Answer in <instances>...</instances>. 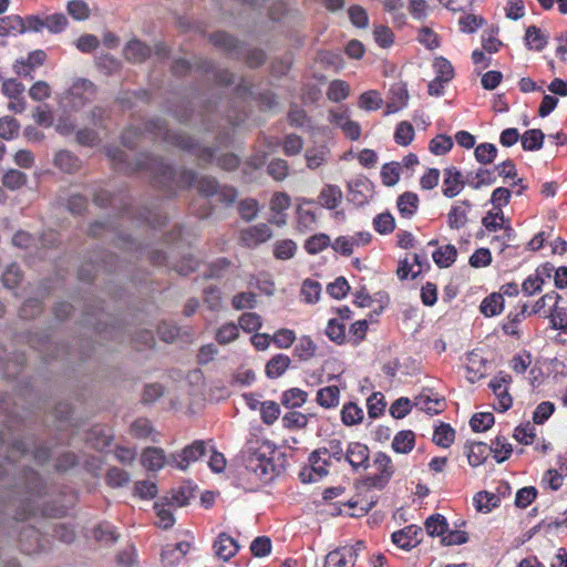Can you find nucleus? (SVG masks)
Instances as JSON below:
<instances>
[{
  "label": "nucleus",
  "mask_w": 567,
  "mask_h": 567,
  "mask_svg": "<svg viewBox=\"0 0 567 567\" xmlns=\"http://www.w3.org/2000/svg\"><path fill=\"white\" fill-rule=\"evenodd\" d=\"M106 154L117 171L123 173L141 169L148 171L154 182L169 192H174L175 188L188 187L196 181V175L193 171L183 169L177 172L161 157L142 154L132 164L127 162V155L118 147H109Z\"/></svg>",
  "instance_id": "f257e3e1"
},
{
  "label": "nucleus",
  "mask_w": 567,
  "mask_h": 567,
  "mask_svg": "<svg viewBox=\"0 0 567 567\" xmlns=\"http://www.w3.org/2000/svg\"><path fill=\"white\" fill-rule=\"evenodd\" d=\"M275 453V445L258 435L251 434L241 450L243 463L241 476L246 478L251 488L270 482L276 473V466L271 455Z\"/></svg>",
  "instance_id": "f03ea898"
},
{
  "label": "nucleus",
  "mask_w": 567,
  "mask_h": 567,
  "mask_svg": "<svg viewBox=\"0 0 567 567\" xmlns=\"http://www.w3.org/2000/svg\"><path fill=\"white\" fill-rule=\"evenodd\" d=\"M145 128L155 137L162 138L174 146L194 153L203 163H210L215 158V151L213 148L202 146L188 135L179 132H172L161 118L151 120L146 124Z\"/></svg>",
  "instance_id": "7ed1b4c3"
},
{
  "label": "nucleus",
  "mask_w": 567,
  "mask_h": 567,
  "mask_svg": "<svg viewBox=\"0 0 567 567\" xmlns=\"http://www.w3.org/2000/svg\"><path fill=\"white\" fill-rule=\"evenodd\" d=\"M0 450L6 452L4 462L9 465H13L18 458H33L37 463L43 464L51 455L47 447H38L29 454L27 443L18 439L9 442V434L4 430H0Z\"/></svg>",
  "instance_id": "20e7f679"
},
{
  "label": "nucleus",
  "mask_w": 567,
  "mask_h": 567,
  "mask_svg": "<svg viewBox=\"0 0 567 567\" xmlns=\"http://www.w3.org/2000/svg\"><path fill=\"white\" fill-rule=\"evenodd\" d=\"M20 484L29 496L22 501L21 511L17 513V519H24L29 516H35L40 512L39 508L33 505L35 502L34 498L40 496V476L32 470H24L23 480Z\"/></svg>",
  "instance_id": "39448f33"
},
{
  "label": "nucleus",
  "mask_w": 567,
  "mask_h": 567,
  "mask_svg": "<svg viewBox=\"0 0 567 567\" xmlns=\"http://www.w3.org/2000/svg\"><path fill=\"white\" fill-rule=\"evenodd\" d=\"M95 95L94 84L85 79H79L73 82L63 99V105L74 111L82 109Z\"/></svg>",
  "instance_id": "423d86ee"
},
{
  "label": "nucleus",
  "mask_w": 567,
  "mask_h": 567,
  "mask_svg": "<svg viewBox=\"0 0 567 567\" xmlns=\"http://www.w3.org/2000/svg\"><path fill=\"white\" fill-rule=\"evenodd\" d=\"M198 190L204 196H217L218 199L227 205L233 204L237 197V190L234 187L220 186L214 177L204 176L198 181Z\"/></svg>",
  "instance_id": "0eeeda50"
},
{
  "label": "nucleus",
  "mask_w": 567,
  "mask_h": 567,
  "mask_svg": "<svg viewBox=\"0 0 567 567\" xmlns=\"http://www.w3.org/2000/svg\"><path fill=\"white\" fill-rule=\"evenodd\" d=\"M206 452V443L204 441H195L190 445L184 447L181 453H173L172 463H174L176 468L185 471L192 463L204 456Z\"/></svg>",
  "instance_id": "6e6552de"
},
{
  "label": "nucleus",
  "mask_w": 567,
  "mask_h": 567,
  "mask_svg": "<svg viewBox=\"0 0 567 567\" xmlns=\"http://www.w3.org/2000/svg\"><path fill=\"white\" fill-rule=\"evenodd\" d=\"M344 461L349 463L354 472H362L370 466V451L367 445L360 442H351L347 445Z\"/></svg>",
  "instance_id": "1a4fd4ad"
},
{
  "label": "nucleus",
  "mask_w": 567,
  "mask_h": 567,
  "mask_svg": "<svg viewBox=\"0 0 567 567\" xmlns=\"http://www.w3.org/2000/svg\"><path fill=\"white\" fill-rule=\"evenodd\" d=\"M141 462L146 470L153 472L162 470L165 465L174 466L172 454L167 456L159 447L145 449L141 455Z\"/></svg>",
  "instance_id": "9d476101"
},
{
  "label": "nucleus",
  "mask_w": 567,
  "mask_h": 567,
  "mask_svg": "<svg viewBox=\"0 0 567 567\" xmlns=\"http://www.w3.org/2000/svg\"><path fill=\"white\" fill-rule=\"evenodd\" d=\"M272 236V231L267 224H258L243 229L240 240L246 247H256L266 243Z\"/></svg>",
  "instance_id": "9b49d317"
},
{
  "label": "nucleus",
  "mask_w": 567,
  "mask_h": 567,
  "mask_svg": "<svg viewBox=\"0 0 567 567\" xmlns=\"http://www.w3.org/2000/svg\"><path fill=\"white\" fill-rule=\"evenodd\" d=\"M465 183L461 172L454 167H447L443 171L442 194L447 198L457 196L464 188Z\"/></svg>",
  "instance_id": "f8f14e48"
},
{
  "label": "nucleus",
  "mask_w": 567,
  "mask_h": 567,
  "mask_svg": "<svg viewBox=\"0 0 567 567\" xmlns=\"http://www.w3.org/2000/svg\"><path fill=\"white\" fill-rule=\"evenodd\" d=\"M422 528L415 525H409L401 530L392 534V542L402 549L409 550L415 547L421 538Z\"/></svg>",
  "instance_id": "ddd939ff"
},
{
  "label": "nucleus",
  "mask_w": 567,
  "mask_h": 567,
  "mask_svg": "<svg viewBox=\"0 0 567 567\" xmlns=\"http://www.w3.org/2000/svg\"><path fill=\"white\" fill-rule=\"evenodd\" d=\"M190 544L188 542H179L168 544L162 550V561L165 567H176L189 551Z\"/></svg>",
  "instance_id": "4468645a"
},
{
  "label": "nucleus",
  "mask_w": 567,
  "mask_h": 567,
  "mask_svg": "<svg viewBox=\"0 0 567 567\" xmlns=\"http://www.w3.org/2000/svg\"><path fill=\"white\" fill-rule=\"evenodd\" d=\"M312 202L303 199L297 208V225L300 231H309L317 224V209L313 208Z\"/></svg>",
  "instance_id": "2eb2a0df"
},
{
  "label": "nucleus",
  "mask_w": 567,
  "mask_h": 567,
  "mask_svg": "<svg viewBox=\"0 0 567 567\" xmlns=\"http://www.w3.org/2000/svg\"><path fill=\"white\" fill-rule=\"evenodd\" d=\"M214 553L219 559L227 561L236 555L239 549L237 542L229 535L221 533L213 545Z\"/></svg>",
  "instance_id": "dca6fc26"
},
{
  "label": "nucleus",
  "mask_w": 567,
  "mask_h": 567,
  "mask_svg": "<svg viewBox=\"0 0 567 567\" xmlns=\"http://www.w3.org/2000/svg\"><path fill=\"white\" fill-rule=\"evenodd\" d=\"M468 200L456 202L452 205L447 214V225L451 229H460L467 224V215L471 210Z\"/></svg>",
  "instance_id": "f3484780"
},
{
  "label": "nucleus",
  "mask_w": 567,
  "mask_h": 567,
  "mask_svg": "<svg viewBox=\"0 0 567 567\" xmlns=\"http://www.w3.org/2000/svg\"><path fill=\"white\" fill-rule=\"evenodd\" d=\"M466 379L475 383L485 375V363L483 358L476 352H470L465 359Z\"/></svg>",
  "instance_id": "a211bd4d"
},
{
  "label": "nucleus",
  "mask_w": 567,
  "mask_h": 567,
  "mask_svg": "<svg viewBox=\"0 0 567 567\" xmlns=\"http://www.w3.org/2000/svg\"><path fill=\"white\" fill-rule=\"evenodd\" d=\"M305 159L309 169H317L330 159V150L326 145L312 146L306 150Z\"/></svg>",
  "instance_id": "6ab92c4d"
},
{
  "label": "nucleus",
  "mask_w": 567,
  "mask_h": 567,
  "mask_svg": "<svg viewBox=\"0 0 567 567\" xmlns=\"http://www.w3.org/2000/svg\"><path fill=\"white\" fill-rule=\"evenodd\" d=\"M554 270V266L551 265H545L542 269H537L534 275L528 276L523 285L522 290L526 296H533L536 292L542 290V286L544 284V280L542 278V275L545 274L547 277H550V272Z\"/></svg>",
  "instance_id": "aec40b11"
},
{
  "label": "nucleus",
  "mask_w": 567,
  "mask_h": 567,
  "mask_svg": "<svg viewBox=\"0 0 567 567\" xmlns=\"http://www.w3.org/2000/svg\"><path fill=\"white\" fill-rule=\"evenodd\" d=\"M489 446L483 442H472L464 446V453L471 466L476 467L481 465L489 453Z\"/></svg>",
  "instance_id": "412c9836"
},
{
  "label": "nucleus",
  "mask_w": 567,
  "mask_h": 567,
  "mask_svg": "<svg viewBox=\"0 0 567 567\" xmlns=\"http://www.w3.org/2000/svg\"><path fill=\"white\" fill-rule=\"evenodd\" d=\"M25 32L24 20L17 14L0 18V37L18 35Z\"/></svg>",
  "instance_id": "4be33fe9"
},
{
  "label": "nucleus",
  "mask_w": 567,
  "mask_h": 567,
  "mask_svg": "<svg viewBox=\"0 0 567 567\" xmlns=\"http://www.w3.org/2000/svg\"><path fill=\"white\" fill-rule=\"evenodd\" d=\"M342 199V192L339 186L328 184L324 185L318 196L320 205L327 209H334Z\"/></svg>",
  "instance_id": "5701e85b"
},
{
  "label": "nucleus",
  "mask_w": 567,
  "mask_h": 567,
  "mask_svg": "<svg viewBox=\"0 0 567 567\" xmlns=\"http://www.w3.org/2000/svg\"><path fill=\"white\" fill-rule=\"evenodd\" d=\"M53 164L60 171L71 174L80 168V159L70 151L61 150L55 153Z\"/></svg>",
  "instance_id": "b1692460"
},
{
  "label": "nucleus",
  "mask_w": 567,
  "mask_h": 567,
  "mask_svg": "<svg viewBox=\"0 0 567 567\" xmlns=\"http://www.w3.org/2000/svg\"><path fill=\"white\" fill-rule=\"evenodd\" d=\"M373 466L377 470V480L386 483L393 475V465L389 455L383 452L375 453L373 457Z\"/></svg>",
  "instance_id": "393cba45"
},
{
  "label": "nucleus",
  "mask_w": 567,
  "mask_h": 567,
  "mask_svg": "<svg viewBox=\"0 0 567 567\" xmlns=\"http://www.w3.org/2000/svg\"><path fill=\"white\" fill-rule=\"evenodd\" d=\"M317 403L324 409H332L339 404L340 390L337 385H328L317 391Z\"/></svg>",
  "instance_id": "a878e982"
},
{
  "label": "nucleus",
  "mask_w": 567,
  "mask_h": 567,
  "mask_svg": "<svg viewBox=\"0 0 567 567\" xmlns=\"http://www.w3.org/2000/svg\"><path fill=\"white\" fill-rule=\"evenodd\" d=\"M346 450L342 446L341 441L337 439L329 440L326 444L316 450V455L327 457L329 461L334 460L341 462L344 458Z\"/></svg>",
  "instance_id": "bb28decb"
},
{
  "label": "nucleus",
  "mask_w": 567,
  "mask_h": 567,
  "mask_svg": "<svg viewBox=\"0 0 567 567\" xmlns=\"http://www.w3.org/2000/svg\"><path fill=\"white\" fill-rule=\"evenodd\" d=\"M396 205L402 217L411 218L417 210L419 197L412 192H405L399 196Z\"/></svg>",
  "instance_id": "cd10ccee"
},
{
  "label": "nucleus",
  "mask_w": 567,
  "mask_h": 567,
  "mask_svg": "<svg viewBox=\"0 0 567 567\" xmlns=\"http://www.w3.org/2000/svg\"><path fill=\"white\" fill-rule=\"evenodd\" d=\"M124 54L130 61L142 62L150 56L151 48L140 40H132L126 44Z\"/></svg>",
  "instance_id": "c85d7f7f"
},
{
  "label": "nucleus",
  "mask_w": 567,
  "mask_h": 567,
  "mask_svg": "<svg viewBox=\"0 0 567 567\" xmlns=\"http://www.w3.org/2000/svg\"><path fill=\"white\" fill-rule=\"evenodd\" d=\"M415 435L410 430L400 431L395 434L392 441V449L396 453L406 454L414 447Z\"/></svg>",
  "instance_id": "c756f323"
},
{
  "label": "nucleus",
  "mask_w": 567,
  "mask_h": 567,
  "mask_svg": "<svg viewBox=\"0 0 567 567\" xmlns=\"http://www.w3.org/2000/svg\"><path fill=\"white\" fill-rule=\"evenodd\" d=\"M290 365V358L286 354H277L266 364V374L270 379L281 377Z\"/></svg>",
  "instance_id": "7c9ffc66"
},
{
  "label": "nucleus",
  "mask_w": 567,
  "mask_h": 567,
  "mask_svg": "<svg viewBox=\"0 0 567 567\" xmlns=\"http://www.w3.org/2000/svg\"><path fill=\"white\" fill-rule=\"evenodd\" d=\"M457 250L453 245H445L440 247L432 254L434 262L440 268L450 267L456 259Z\"/></svg>",
  "instance_id": "2f4dec72"
},
{
  "label": "nucleus",
  "mask_w": 567,
  "mask_h": 567,
  "mask_svg": "<svg viewBox=\"0 0 567 567\" xmlns=\"http://www.w3.org/2000/svg\"><path fill=\"white\" fill-rule=\"evenodd\" d=\"M309 462L311 463V472L313 473V475H309L310 482L320 480L329 473L328 467L330 466L331 461L322 455L318 457L316 455V451L310 454Z\"/></svg>",
  "instance_id": "473e14b6"
},
{
  "label": "nucleus",
  "mask_w": 567,
  "mask_h": 567,
  "mask_svg": "<svg viewBox=\"0 0 567 567\" xmlns=\"http://www.w3.org/2000/svg\"><path fill=\"white\" fill-rule=\"evenodd\" d=\"M308 393L299 388H291L282 393L281 403L288 409L300 408L306 403Z\"/></svg>",
  "instance_id": "72a5a7b5"
},
{
  "label": "nucleus",
  "mask_w": 567,
  "mask_h": 567,
  "mask_svg": "<svg viewBox=\"0 0 567 567\" xmlns=\"http://www.w3.org/2000/svg\"><path fill=\"white\" fill-rule=\"evenodd\" d=\"M392 99L386 105V114L395 113L406 105L409 94L406 89L401 85H394L391 89Z\"/></svg>",
  "instance_id": "f704fd0d"
},
{
  "label": "nucleus",
  "mask_w": 567,
  "mask_h": 567,
  "mask_svg": "<svg viewBox=\"0 0 567 567\" xmlns=\"http://www.w3.org/2000/svg\"><path fill=\"white\" fill-rule=\"evenodd\" d=\"M480 308L485 317L499 315L504 308V298L502 295L492 293L482 301Z\"/></svg>",
  "instance_id": "c9c22d12"
},
{
  "label": "nucleus",
  "mask_w": 567,
  "mask_h": 567,
  "mask_svg": "<svg viewBox=\"0 0 567 567\" xmlns=\"http://www.w3.org/2000/svg\"><path fill=\"white\" fill-rule=\"evenodd\" d=\"M414 405L421 410L426 412L430 415L439 414L444 406L443 400L439 398H430L429 395L421 394L415 398Z\"/></svg>",
  "instance_id": "e433bc0d"
},
{
  "label": "nucleus",
  "mask_w": 567,
  "mask_h": 567,
  "mask_svg": "<svg viewBox=\"0 0 567 567\" xmlns=\"http://www.w3.org/2000/svg\"><path fill=\"white\" fill-rule=\"evenodd\" d=\"M545 135L540 130L533 128L526 131L522 137V146L525 151H538L543 146Z\"/></svg>",
  "instance_id": "4c0bfd02"
},
{
  "label": "nucleus",
  "mask_w": 567,
  "mask_h": 567,
  "mask_svg": "<svg viewBox=\"0 0 567 567\" xmlns=\"http://www.w3.org/2000/svg\"><path fill=\"white\" fill-rule=\"evenodd\" d=\"M341 420L348 426L359 424L363 420V410L353 402L346 403L341 410Z\"/></svg>",
  "instance_id": "58836bf2"
},
{
  "label": "nucleus",
  "mask_w": 567,
  "mask_h": 567,
  "mask_svg": "<svg viewBox=\"0 0 567 567\" xmlns=\"http://www.w3.org/2000/svg\"><path fill=\"white\" fill-rule=\"evenodd\" d=\"M525 40L529 49L542 51L547 44V37L535 25L526 30Z\"/></svg>",
  "instance_id": "ea45409f"
},
{
  "label": "nucleus",
  "mask_w": 567,
  "mask_h": 567,
  "mask_svg": "<svg viewBox=\"0 0 567 567\" xmlns=\"http://www.w3.org/2000/svg\"><path fill=\"white\" fill-rule=\"evenodd\" d=\"M474 505L478 512L488 513L498 505L499 498L488 492H480L474 496Z\"/></svg>",
  "instance_id": "a19ab883"
},
{
  "label": "nucleus",
  "mask_w": 567,
  "mask_h": 567,
  "mask_svg": "<svg viewBox=\"0 0 567 567\" xmlns=\"http://www.w3.org/2000/svg\"><path fill=\"white\" fill-rule=\"evenodd\" d=\"M350 94V85L342 80H334L329 84L328 99L333 102L346 100Z\"/></svg>",
  "instance_id": "79ce46f5"
},
{
  "label": "nucleus",
  "mask_w": 567,
  "mask_h": 567,
  "mask_svg": "<svg viewBox=\"0 0 567 567\" xmlns=\"http://www.w3.org/2000/svg\"><path fill=\"white\" fill-rule=\"evenodd\" d=\"M526 311H527V305L524 303V305H522L519 312H516V313L511 312L507 316L506 321L503 323V327H502L503 331L508 336H517L518 334V324L525 317Z\"/></svg>",
  "instance_id": "37998d69"
},
{
  "label": "nucleus",
  "mask_w": 567,
  "mask_h": 567,
  "mask_svg": "<svg viewBox=\"0 0 567 567\" xmlns=\"http://www.w3.org/2000/svg\"><path fill=\"white\" fill-rule=\"evenodd\" d=\"M455 437V431L449 424H441L433 434V442L442 447H449Z\"/></svg>",
  "instance_id": "c03bdc74"
},
{
  "label": "nucleus",
  "mask_w": 567,
  "mask_h": 567,
  "mask_svg": "<svg viewBox=\"0 0 567 567\" xmlns=\"http://www.w3.org/2000/svg\"><path fill=\"white\" fill-rule=\"evenodd\" d=\"M425 529L431 536H443L447 530L445 517L440 514L431 515L425 520Z\"/></svg>",
  "instance_id": "a18cd8bd"
},
{
  "label": "nucleus",
  "mask_w": 567,
  "mask_h": 567,
  "mask_svg": "<svg viewBox=\"0 0 567 567\" xmlns=\"http://www.w3.org/2000/svg\"><path fill=\"white\" fill-rule=\"evenodd\" d=\"M474 155L478 163L487 165L496 158L497 148L492 143H482L476 146Z\"/></svg>",
  "instance_id": "49530a36"
},
{
  "label": "nucleus",
  "mask_w": 567,
  "mask_h": 567,
  "mask_svg": "<svg viewBox=\"0 0 567 567\" xmlns=\"http://www.w3.org/2000/svg\"><path fill=\"white\" fill-rule=\"evenodd\" d=\"M47 54L42 50H35L28 55L27 61L21 62V66L17 65L18 73L27 74L30 70H33L43 64Z\"/></svg>",
  "instance_id": "de8ad7c7"
},
{
  "label": "nucleus",
  "mask_w": 567,
  "mask_h": 567,
  "mask_svg": "<svg viewBox=\"0 0 567 567\" xmlns=\"http://www.w3.org/2000/svg\"><path fill=\"white\" fill-rule=\"evenodd\" d=\"M433 68L435 71V78H439L443 81H446L447 83L453 79L454 76V69L450 61H447L443 56H437L434 60Z\"/></svg>",
  "instance_id": "09e8293b"
},
{
  "label": "nucleus",
  "mask_w": 567,
  "mask_h": 567,
  "mask_svg": "<svg viewBox=\"0 0 567 567\" xmlns=\"http://www.w3.org/2000/svg\"><path fill=\"white\" fill-rule=\"evenodd\" d=\"M489 451L494 454L496 462L502 463L509 457L513 449L505 439L497 437L489 446Z\"/></svg>",
  "instance_id": "8fccbe9b"
},
{
  "label": "nucleus",
  "mask_w": 567,
  "mask_h": 567,
  "mask_svg": "<svg viewBox=\"0 0 567 567\" xmlns=\"http://www.w3.org/2000/svg\"><path fill=\"white\" fill-rule=\"evenodd\" d=\"M453 147V140L451 136L440 134L431 140L429 148L435 155H444Z\"/></svg>",
  "instance_id": "3c124183"
},
{
  "label": "nucleus",
  "mask_w": 567,
  "mask_h": 567,
  "mask_svg": "<svg viewBox=\"0 0 567 567\" xmlns=\"http://www.w3.org/2000/svg\"><path fill=\"white\" fill-rule=\"evenodd\" d=\"M495 422L494 415L489 412L476 413L472 416L470 425L474 432L487 431Z\"/></svg>",
  "instance_id": "603ef678"
},
{
  "label": "nucleus",
  "mask_w": 567,
  "mask_h": 567,
  "mask_svg": "<svg viewBox=\"0 0 567 567\" xmlns=\"http://www.w3.org/2000/svg\"><path fill=\"white\" fill-rule=\"evenodd\" d=\"M321 286L318 281L307 279L301 287V296L307 303H315L319 300Z\"/></svg>",
  "instance_id": "864d4df0"
},
{
  "label": "nucleus",
  "mask_w": 567,
  "mask_h": 567,
  "mask_svg": "<svg viewBox=\"0 0 567 567\" xmlns=\"http://www.w3.org/2000/svg\"><path fill=\"white\" fill-rule=\"evenodd\" d=\"M19 122L10 116L0 118V137L4 140H13L19 133Z\"/></svg>",
  "instance_id": "5fc2aeb1"
},
{
  "label": "nucleus",
  "mask_w": 567,
  "mask_h": 567,
  "mask_svg": "<svg viewBox=\"0 0 567 567\" xmlns=\"http://www.w3.org/2000/svg\"><path fill=\"white\" fill-rule=\"evenodd\" d=\"M395 142L399 145L408 146L414 138V128L409 122L398 124L394 133Z\"/></svg>",
  "instance_id": "6e6d98bb"
},
{
  "label": "nucleus",
  "mask_w": 567,
  "mask_h": 567,
  "mask_svg": "<svg viewBox=\"0 0 567 567\" xmlns=\"http://www.w3.org/2000/svg\"><path fill=\"white\" fill-rule=\"evenodd\" d=\"M267 172L274 179L284 181L288 176L289 165L285 159L275 158L268 164Z\"/></svg>",
  "instance_id": "4d7b16f0"
},
{
  "label": "nucleus",
  "mask_w": 567,
  "mask_h": 567,
  "mask_svg": "<svg viewBox=\"0 0 567 567\" xmlns=\"http://www.w3.org/2000/svg\"><path fill=\"white\" fill-rule=\"evenodd\" d=\"M367 408L371 419L380 416L385 408L384 396L380 392L372 393L367 400Z\"/></svg>",
  "instance_id": "13d9d810"
},
{
  "label": "nucleus",
  "mask_w": 567,
  "mask_h": 567,
  "mask_svg": "<svg viewBox=\"0 0 567 567\" xmlns=\"http://www.w3.org/2000/svg\"><path fill=\"white\" fill-rule=\"evenodd\" d=\"M27 182V175L18 169H9L2 178L3 185L9 189H18Z\"/></svg>",
  "instance_id": "bf43d9fd"
},
{
  "label": "nucleus",
  "mask_w": 567,
  "mask_h": 567,
  "mask_svg": "<svg viewBox=\"0 0 567 567\" xmlns=\"http://www.w3.org/2000/svg\"><path fill=\"white\" fill-rule=\"evenodd\" d=\"M326 334L331 341L342 343L346 339V328L338 319H330L327 324Z\"/></svg>",
  "instance_id": "052dcab7"
},
{
  "label": "nucleus",
  "mask_w": 567,
  "mask_h": 567,
  "mask_svg": "<svg viewBox=\"0 0 567 567\" xmlns=\"http://www.w3.org/2000/svg\"><path fill=\"white\" fill-rule=\"evenodd\" d=\"M382 105V99L377 91H368L359 97V107L367 111H374Z\"/></svg>",
  "instance_id": "680f3d73"
},
{
  "label": "nucleus",
  "mask_w": 567,
  "mask_h": 567,
  "mask_svg": "<svg viewBox=\"0 0 567 567\" xmlns=\"http://www.w3.org/2000/svg\"><path fill=\"white\" fill-rule=\"evenodd\" d=\"M381 178L382 183L386 186L395 185L400 179V164L392 162L383 165Z\"/></svg>",
  "instance_id": "e2e57ef3"
},
{
  "label": "nucleus",
  "mask_w": 567,
  "mask_h": 567,
  "mask_svg": "<svg viewBox=\"0 0 567 567\" xmlns=\"http://www.w3.org/2000/svg\"><path fill=\"white\" fill-rule=\"evenodd\" d=\"M193 496L192 489L186 486H181L172 491L168 504L176 507H183L189 504Z\"/></svg>",
  "instance_id": "0e129e2a"
},
{
  "label": "nucleus",
  "mask_w": 567,
  "mask_h": 567,
  "mask_svg": "<svg viewBox=\"0 0 567 567\" xmlns=\"http://www.w3.org/2000/svg\"><path fill=\"white\" fill-rule=\"evenodd\" d=\"M330 245V238L326 234H317L310 237L305 245L309 254H318Z\"/></svg>",
  "instance_id": "69168bd1"
},
{
  "label": "nucleus",
  "mask_w": 567,
  "mask_h": 567,
  "mask_svg": "<svg viewBox=\"0 0 567 567\" xmlns=\"http://www.w3.org/2000/svg\"><path fill=\"white\" fill-rule=\"evenodd\" d=\"M239 329L235 323H226L216 332V340L220 344H227L238 338Z\"/></svg>",
  "instance_id": "338daca9"
},
{
  "label": "nucleus",
  "mask_w": 567,
  "mask_h": 567,
  "mask_svg": "<svg viewBox=\"0 0 567 567\" xmlns=\"http://www.w3.org/2000/svg\"><path fill=\"white\" fill-rule=\"evenodd\" d=\"M351 563L344 555L341 548L330 551L326 556L323 567H349Z\"/></svg>",
  "instance_id": "774afa93"
}]
</instances>
